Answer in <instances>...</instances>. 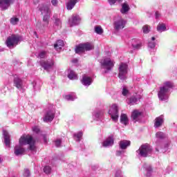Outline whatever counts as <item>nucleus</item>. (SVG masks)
<instances>
[{
	"mask_svg": "<svg viewBox=\"0 0 177 177\" xmlns=\"http://www.w3.org/2000/svg\"><path fill=\"white\" fill-rule=\"evenodd\" d=\"M64 99H66V100H75V99H77V96L75 95H65L64 96Z\"/></svg>",
	"mask_w": 177,
	"mask_h": 177,
	"instance_id": "4c0bfd02",
	"label": "nucleus"
},
{
	"mask_svg": "<svg viewBox=\"0 0 177 177\" xmlns=\"http://www.w3.org/2000/svg\"><path fill=\"white\" fill-rule=\"evenodd\" d=\"M10 21L12 26H16V24L19 23V18L12 17L10 19Z\"/></svg>",
	"mask_w": 177,
	"mask_h": 177,
	"instance_id": "ea45409f",
	"label": "nucleus"
},
{
	"mask_svg": "<svg viewBox=\"0 0 177 177\" xmlns=\"http://www.w3.org/2000/svg\"><path fill=\"white\" fill-rule=\"evenodd\" d=\"M2 162V158L0 157V164Z\"/></svg>",
	"mask_w": 177,
	"mask_h": 177,
	"instance_id": "5fc2aeb1",
	"label": "nucleus"
},
{
	"mask_svg": "<svg viewBox=\"0 0 177 177\" xmlns=\"http://www.w3.org/2000/svg\"><path fill=\"white\" fill-rule=\"evenodd\" d=\"M44 174H46V175H49V174L52 172V168H50L49 166H46L44 168Z\"/></svg>",
	"mask_w": 177,
	"mask_h": 177,
	"instance_id": "58836bf2",
	"label": "nucleus"
},
{
	"mask_svg": "<svg viewBox=\"0 0 177 177\" xmlns=\"http://www.w3.org/2000/svg\"><path fill=\"white\" fill-rule=\"evenodd\" d=\"M60 145H62V140L57 139V140H55V146L57 147H60Z\"/></svg>",
	"mask_w": 177,
	"mask_h": 177,
	"instance_id": "a18cd8bd",
	"label": "nucleus"
},
{
	"mask_svg": "<svg viewBox=\"0 0 177 177\" xmlns=\"http://www.w3.org/2000/svg\"><path fill=\"white\" fill-rule=\"evenodd\" d=\"M154 41H156V37H151V41L148 42V46L149 48H151V49H154V48H156V42H154Z\"/></svg>",
	"mask_w": 177,
	"mask_h": 177,
	"instance_id": "72a5a7b5",
	"label": "nucleus"
},
{
	"mask_svg": "<svg viewBox=\"0 0 177 177\" xmlns=\"http://www.w3.org/2000/svg\"><path fill=\"white\" fill-rule=\"evenodd\" d=\"M19 145H16L14 148V153L15 156H21L24 154L26 149L23 148L21 146H26V145H29L30 150H35V146L34 144L35 141L32 138V136L30 135H23L19 138Z\"/></svg>",
	"mask_w": 177,
	"mask_h": 177,
	"instance_id": "f257e3e1",
	"label": "nucleus"
},
{
	"mask_svg": "<svg viewBox=\"0 0 177 177\" xmlns=\"http://www.w3.org/2000/svg\"><path fill=\"white\" fill-rule=\"evenodd\" d=\"M164 116L163 115H161L157 118H156L154 120V127L155 128H160V127H162V124H164Z\"/></svg>",
	"mask_w": 177,
	"mask_h": 177,
	"instance_id": "a211bd4d",
	"label": "nucleus"
},
{
	"mask_svg": "<svg viewBox=\"0 0 177 177\" xmlns=\"http://www.w3.org/2000/svg\"><path fill=\"white\" fill-rule=\"evenodd\" d=\"M58 2L57 0H51V3L53 6H57Z\"/></svg>",
	"mask_w": 177,
	"mask_h": 177,
	"instance_id": "09e8293b",
	"label": "nucleus"
},
{
	"mask_svg": "<svg viewBox=\"0 0 177 177\" xmlns=\"http://www.w3.org/2000/svg\"><path fill=\"white\" fill-rule=\"evenodd\" d=\"M24 176H26V177H28L30 176V170L28 169H25V171L24 173Z\"/></svg>",
	"mask_w": 177,
	"mask_h": 177,
	"instance_id": "de8ad7c7",
	"label": "nucleus"
},
{
	"mask_svg": "<svg viewBox=\"0 0 177 177\" xmlns=\"http://www.w3.org/2000/svg\"><path fill=\"white\" fill-rule=\"evenodd\" d=\"M118 70V77L122 81H125V80H127V74H128V64L124 62L120 63Z\"/></svg>",
	"mask_w": 177,
	"mask_h": 177,
	"instance_id": "423d86ee",
	"label": "nucleus"
},
{
	"mask_svg": "<svg viewBox=\"0 0 177 177\" xmlns=\"http://www.w3.org/2000/svg\"><path fill=\"white\" fill-rule=\"evenodd\" d=\"M34 34H35V35H36V37H37V32H35Z\"/></svg>",
	"mask_w": 177,
	"mask_h": 177,
	"instance_id": "6e6d98bb",
	"label": "nucleus"
},
{
	"mask_svg": "<svg viewBox=\"0 0 177 177\" xmlns=\"http://www.w3.org/2000/svg\"><path fill=\"white\" fill-rule=\"evenodd\" d=\"M64 46V41H63V40H58L54 44V48L55 49H56V50H60L62 48H63Z\"/></svg>",
	"mask_w": 177,
	"mask_h": 177,
	"instance_id": "bb28decb",
	"label": "nucleus"
},
{
	"mask_svg": "<svg viewBox=\"0 0 177 177\" xmlns=\"http://www.w3.org/2000/svg\"><path fill=\"white\" fill-rule=\"evenodd\" d=\"M85 52V50L84 48V46L82 44H80L77 47L75 48V53H84Z\"/></svg>",
	"mask_w": 177,
	"mask_h": 177,
	"instance_id": "f704fd0d",
	"label": "nucleus"
},
{
	"mask_svg": "<svg viewBox=\"0 0 177 177\" xmlns=\"http://www.w3.org/2000/svg\"><path fill=\"white\" fill-rule=\"evenodd\" d=\"M101 68L104 70L105 74L107 73H110L111 71V68L114 67V62L111 61L110 58H104L100 61Z\"/></svg>",
	"mask_w": 177,
	"mask_h": 177,
	"instance_id": "20e7f679",
	"label": "nucleus"
},
{
	"mask_svg": "<svg viewBox=\"0 0 177 177\" xmlns=\"http://www.w3.org/2000/svg\"><path fill=\"white\" fill-rule=\"evenodd\" d=\"M32 130L35 133H38L39 132V127L35 126L32 128Z\"/></svg>",
	"mask_w": 177,
	"mask_h": 177,
	"instance_id": "c03bdc74",
	"label": "nucleus"
},
{
	"mask_svg": "<svg viewBox=\"0 0 177 177\" xmlns=\"http://www.w3.org/2000/svg\"><path fill=\"white\" fill-rule=\"evenodd\" d=\"M14 85L17 89H23V80L17 75L14 76Z\"/></svg>",
	"mask_w": 177,
	"mask_h": 177,
	"instance_id": "f3484780",
	"label": "nucleus"
},
{
	"mask_svg": "<svg viewBox=\"0 0 177 177\" xmlns=\"http://www.w3.org/2000/svg\"><path fill=\"white\" fill-rule=\"evenodd\" d=\"M129 146H131V141L129 140H123L119 142V147L122 150H126Z\"/></svg>",
	"mask_w": 177,
	"mask_h": 177,
	"instance_id": "4be33fe9",
	"label": "nucleus"
},
{
	"mask_svg": "<svg viewBox=\"0 0 177 177\" xmlns=\"http://www.w3.org/2000/svg\"><path fill=\"white\" fill-rule=\"evenodd\" d=\"M33 88L35 89V85H33Z\"/></svg>",
	"mask_w": 177,
	"mask_h": 177,
	"instance_id": "4d7b16f0",
	"label": "nucleus"
},
{
	"mask_svg": "<svg viewBox=\"0 0 177 177\" xmlns=\"http://www.w3.org/2000/svg\"><path fill=\"white\" fill-rule=\"evenodd\" d=\"M115 177H122V171H121L120 170L117 171L115 174Z\"/></svg>",
	"mask_w": 177,
	"mask_h": 177,
	"instance_id": "49530a36",
	"label": "nucleus"
},
{
	"mask_svg": "<svg viewBox=\"0 0 177 177\" xmlns=\"http://www.w3.org/2000/svg\"><path fill=\"white\" fill-rule=\"evenodd\" d=\"M82 45L84 50H92V49H93V44L91 43H84L82 44Z\"/></svg>",
	"mask_w": 177,
	"mask_h": 177,
	"instance_id": "2f4dec72",
	"label": "nucleus"
},
{
	"mask_svg": "<svg viewBox=\"0 0 177 177\" xmlns=\"http://www.w3.org/2000/svg\"><path fill=\"white\" fill-rule=\"evenodd\" d=\"M151 151H153V149L147 144L141 145L139 149L136 151L140 157H148L149 154H151Z\"/></svg>",
	"mask_w": 177,
	"mask_h": 177,
	"instance_id": "39448f33",
	"label": "nucleus"
},
{
	"mask_svg": "<svg viewBox=\"0 0 177 177\" xmlns=\"http://www.w3.org/2000/svg\"><path fill=\"white\" fill-rule=\"evenodd\" d=\"M142 31L144 34H149L150 32V28H149V26L145 25L142 27Z\"/></svg>",
	"mask_w": 177,
	"mask_h": 177,
	"instance_id": "79ce46f5",
	"label": "nucleus"
},
{
	"mask_svg": "<svg viewBox=\"0 0 177 177\" xmlns=\"http://www.w3.org/2000/svg\"><path fill=\"white\" fill-rule=\"evenodd\" d=\"M82 131H79L78 133L74 134V138L77 140V142H80L81 138H82Z\"/></svg>",
	"mask_w": 177,
	"mask_h": 177,
	"instance_id": "e433bc0d",
	"label": "nucleus"
},
{
	"mask_svg": "<svg viewBox=\"0 0 177 177\" xmlns=\"http://www.w3.org/2000/svg\"><path fill=\"white\" fill-rule=\"evenodd\" d=\"M40 10L41 12L42 15H44L43 17V21H44L46 26H48V24H49V17L50 15V10H49V7L48 6H43L40 8Z\"/></svg>",
	"mask_w": 177,
	"mask_h": 177,
	"instance_id": "6e6552de",
	"label": "nucleus"
},
{
	"mask_svg": "<svg viewBox=\"0 0 177 177\" xmlns=\"http://www.w3.org/2000/svg\"><path fill=\"white\" fill-rule=\"evenodd\" d=\"M77 62H78V59H77L73 60V63H77Z\"/></svg>",
	"mask_w": 177,
	"mask_h": 177,
	"instance_id": "864d4df0",
	"label": "nucleus"
},
{
	"mask_svg": "<svg viewBox=\"0 0 177 177\" xmlns=\"http://www.w3.org/2000/svg\"><path fill=\"white\" fill-rule=\"evenodd\" d=\"M126 24H127V21L121 18L120 19L115 21L113 24V27L116 31H120V30H122L123 28H125Z\"/></svg>",
	"mask_w": 177,
	"mask_h": 177,
	"instance_id": "9d476101",
	"label": "nucleus"
},
{
	"mask_svg": "<svg viewBox=\"0 0 177 177\" xmlns=\"http://www.w3.org/2000/svg\"><path fill=\"white\" fill-rule=\"evenodd\" d=\"M53 19L55 20V26H57V27H62V21L57 17V15H55Z\"/></svg>",
	"mask_w": 177,
	"mask_h": 177,
	"instance_id": "7c9ffc66",
	"label": "nucleus"
},
{
	"mask_svg": "<svg viewBox=\"0 0 177 177\" xmlns=\"http://www.w3.org/2000/svg\"><path fill=\"white\" fill-rule=\"evenodd\" d=\"M81 23V17L79 15H72L68 19V24L70 27H74V26H78Z\"/></svg>",
	"mask_w": 177,
	"mask_h": 177,
	"instance_id": "9b49d317",
	"label": "nucleus"
},
{
	"mask_svg": "<svg viewBox=\"0 0 177 177\" xmlns=\"http://www.w3.org/2000/svg\"><path fill=\"white\" fill-rule=\"evenodd\" d=\"M68 78H69V80H78L77 74H75V72L72 70L68 71Z\"/></svg>",
	"mask_w": 177,
	"mask_h": 177,
	"instance_id": "cd10ccee",
	"label": "nucleus"
},
{
	"mask_svg": "<svg viewBox=\"0 0 177 177\" xmlns=\"http://www.w3.org/2000/svg\"><path fill=\"white\" fill-rule=\"evenodd\" d=\"M54 118H55V111H48L45 113L44 117L43 118V120L44 122H52Z\"/></svg>",
	"mask_w": 177,
	"mask_h": 177,
	"instance_id": "dca6fc26",
	"label": "nucleus"
},
{
	"mask_svg": "<svg viewBox=\"0 0 177 177\" xmlns=\"http://www.w3.org/2000/svg\"><path fill=\"white\" fill-rule=\"evenodd\" d=\"M117 2L121 3V2H122V0H108V3H109L111 6H113V5H115Z\"/></svg>",
	"mask_w": 177,
	"mask_h": 177,
	"instance_id": "a19ab883",
	"label": "nucleus"
},
{
	"mask_svg": "<svg viewBox=\"0 0 177 177\" xmlns=\"http://www.w3.org/2000/svg\"><path fill=\"white\" fill-rule=\"evenodd\" d=\"M172 88H174V84L172 82H165L163 86L160 87V90L158 92L159 100H161L162 102L168 100V98L169 97V92Z\"/></svg>",
	"mask_w": 177,
	"mask_h": 177,
	"instance_id": "f03ea898",
	"label": "nucleus"
},
{
	"mask_svg": "<svg viewBox=\"0 0 177 177\" xmlns=\"http://www.w3.org/2000/svg\"><path fill=\"white\" fill-rule=\"evenodd\" d=\"M15 3V0H0V8L2 10L9 9L10 5Z\"/></svg>",
	"mask_w": 177,
	"mask_h": 177,
	"instance_id": "ddd939ff",
	"label": "nucleus"
},
{
	"mask_svg": "<svg viewBox=\"0 0 177 177\" xmlns=\"http://www.w3.org/2000/svg\"><path fill=\"white\" fill-rule=\"evenodd\" d=\"M144 168H145V169L147 171V176H151V171H153V169H151V166H150L147 164H145Z\"/></svg>",
	"mask_w": 177,
	"mask_h": 177,
	"instance_id": "473e14b6",
	"label": "nucleus"
},
{
	"mask_svg": "<svg viewBox=\"0 0 177 177\" xmlns=\"http://www.w3.org/2000/svg\"><path fill=\"white\" fill-rule=\"evenodd\" d=\"M120 122L121 124H123L124 125H128V116H127L126 114H122L120 115Z\"/></svg>",
	"mask_w": 177,
	"mask_h": 177,
	"instance_id": "c85d7f7f",
	"label": "nucleus"
},
{
	"mask_svg": "<svg viewBox=\"0 0 177 177\" xmlns=\"http://www.w3.org/2000/svg\"><path fill=\"white\" fill-rule=\"evenodd\" d=\"M122 153H124V151H117L116 152L117 156H121Z\"/></svg>",
	"mask_w": 177,
	"mask_h": 177,
	"instance_id": "3c124183",
	"label": "nucleus"
},
{
	"mask_svg": "<svg viewBox=\"0 0 177 177\" xmlns=\"http://www.w3.org/2000/svg\"><path fill=\"white\" fill-rule=\"evenodd\" d=\"M156 138L157 139L156 142V150L157 151H160V149H164L163 151H167V149L169 147V142H167L166 144H165L164 147H162L161 145H162V142H161V140H164V139H167V138H168V136L165 134V133L164 132L158 131L156 133Z\"/></svg>",
	"mask_w": 177,
	"mask_h": 177,
	"instance_id": "7ed1b4c3",
	"label": "nucleus"
},
{
	"mask_svg": "<svg viewBox=\"0 0 177 177\" xmlns=\"http://www.w3.org/2000/svg\"><path fill=\"white\" fill-rule=\"evenodd\" d=\"M131 10V7L127 2H124L122 4V8L120 9V12L122 15H127V13Z\"/></svg>",
	"mask_w": 177,
	"mask_h": 177,
	"instance_id": "412c9836",
	"label": "nucleus"
},
{
	"mask_svg": "<svg viewBox=\"0 0 177 177\" xmlns=\"http://www.w3.org/2000/svg\"><path fill=\"white\" fill-rule=\"evenodd\" d=\"M77 2H80V0H69L66 3V9L68 10H71Z\"/></svg>",
	"mask_w": 177,
	"mask_h": 177,
	"instance_id": "393cba45",
	"label": "nucleus"
},
{
	"mask_svg": "<svg viewBox=\"0 0 177 177\" xmlns=\"http://www.w3.org/2000/svg\"><path fill=\"white\" fill-rule=\"evenodd\" d=\"M39 57H40V59H44V57H45V52L44 51L41 52L39 54Z\"/></svg>",
	"mask_w": 177,
	"mask_h": 177,
	"instance_id": "8fccbe9b",
	"label": "nucleus"
},
{
	"mask_svg": "<svg viewBox=\"0 0 177 177\" xmlns=\"http://www.w3.org/2000/svg\"><path fill=\"white\" fill-rule=\"evenodd\" d=\"M140 99H142V95H137V97L132 96L129 99L127 103L128 104L133 106V104H136V103H138V100H140Z\"/></svg>",
	"mask_w": 177,
	"mask_h": 177,
	"instance_id": "5701e85b",
	"label": "nucleus"
},
{
	"mask_svg": "<svg viewBox=\"0 0 177 177\" xmlns=\"http://www.w3.org/2000/svg\"><path fill=\"white\" fill-rule=\"evenodd\" d=\"M95 32H96V34H99V35H102V34H103V28H102V26H95Z\"/></svg>",
	"mask_w": 177,
	"mask_h": 177,
	"instance_id": "c9c22d12",
	"label": "nucleus"
},
{
	"mask_svg": "<svg viewBox=\"0 0 177 177\" xmlns=\"http://www.w3.org/2000/svg\"><path fill=\"white\" fill-rule=\"evenodd\" d=\"M3 135L6 147H10V135H9V133L6 130H3Z\"/></svg>",
	"mask_w": 177,
	"mask_h": 177,
	"instance_id": "aec40b11",
	"label": "nucleus"
},
{
	"mask_svg": "<svg viewBox=\"0 0 177 177\" xmlns=\"http://www.w3.org/2000/svg\"><path fill=\"white\" fill-rule=\"evenodd\" d=\"M92 77L86 76V75H83L81 82L84 86H89L92 84Z\"/></svg>",
	"mask_w": 177,
	"mask_h": 177,
	"instance_id": "6ab92c4d",
	"label": "nucleus"
},
{
	"mask_svg": "<svg viewBox=\"0 0 177 177\" xmlns=\"http://www.w3.org/2000/svg\"><path fill=\"white\" fill-rule=\"evenodd\" d=\"M103 114H104L103 111H101V110L95 111L93 113V117L94 120H100Z\"/></svg>",
	"mask_w": 177,
	"mask_h": 177,
	"instance_id": "a878e982",
	"label": "nucleus"
},
{
	"mask_svg": "<svg viewBox=\"0 0 177 177\" xmlns=\"http://www.w3.org/2000/svg\"><path fill=\"white\" fill-rule=\"evenodd\" d=\"M128 93H129V91H128L127 89V87H125V86H122V94L123 95V96H127V95H128Z\"/></svg>",
	"mask_w": 177,
	"mask_h": 177,
	"instance_id": "37998d69",
	"label": "nucleus"
},
{
	"mask_svg": "<svg viewBox=\"0 0 177 177\" xmlns=\"http://www.w3.org/2000/svg\"><path fill=\"white\" fill-rule=\"evenodd\" d=\"M160 16H161V15H160L158 12H156L155 13V17H156V19H158Z\"/></svg>",
	"mask_w": 177,
	"mask_h": 177,
	"instance_id": "603ef678",
	"label": "nucleus"
},
{
	"mask_svg": "<svg viewBox=\"0 0 177 177\" xmlns=\"http://www.w3.org/2000/svg\"><path fill=\"white\" fill-rule=\"evenodd\" d=\"M130 45L134 50H139L142 48V40L136 38L132 39Z\"/></svg>",
	"mask_w": 177,
	"mask_h": 177,
	"instance_id": "4468645a",
	"label": "nucleus"
},
{
	"mask_svg": "<svg viewBox=\"0 0 177 177\" xmlns=\"http://www.w3.org/2000/svg\"><path fill=\"white\" fill-rule=\"evenodd\" d=\"M19 41H20V36L12 35L7 38L6 44L8 48H14V46H16L19 44Z\"/></svg>",
	"mask_w": 177,
	"mask_h": 177,
	"instance_id": "0eeeda50",
	"label": "nucleus"
},
{
	"mask_svg": "<svg viewBox=\"0 0 177 177\" xmlns=\"http://www.w3.org/2000/svg\"><path fill=\"white\" fill-rule=\"evenodd\" d=\"M53 64H55V62L52 59H49L47 61L42 60L40 62V65L46 71H49L52 67H53Z\"/></svg>",
	"mask_w": 177,
	"mask_h": 177,
	"instance_id": "f8f14e48",
	"label": "nucleus"
},
{
	"mask_svg": "<svg viewBox=\"0 0 177 177\" xmlns=\"http://www.w3.org/2000/svg\"><path fill=\"white\" fill-rule=\"evenodd\" d=\"M109 114H110L113 121L117 122L118 121V106L117 104H113L111 106Z\"/></svg>",
	"mask_w": 177,
	"mask_h": 177,
	"instance_id": "1a4fd4ad",
	"label": "nucleus"
},
{
	"mask_svg": "<svg viewBox=\"0 0 177 177\" xmlns=\"http://www.w3.org/2000/svg\"><path fill=\"white\" fill-rule=\"evenodd\" d=\"M157 31H158V32L167 31V26H165V24H159L157 26Z\"/></svg>",
	"mask_w": 177,
	"mask_h": 177,
	"instance_id": "c756f323",
	"label": "nucleus"
},
{
	"mask_svg": "<svg viewBox=\"0 0 177 177\" xmlns=\"http://www.w3.org/2000/svg\"><path fill=\"white\" fill-rule=\"evenodd\" d=\"M114 145V139L113 137H109L106 140L102 142V147H110Z\"/></svg>",
	"mask_w": 177,
	"mask_h": 177,
	"instance_id": "b1692460",
	"label": "nucleus"
},
{
	"mask_svg": "<svg viewBox=\"0 0 177 177\" xmlns=\"http://www.w3.org/2000/svg\"><path fill=\"white\" fill-rule=\"evenodd\" d=\"M142 117H143V113L139 110H134L131 113V120L133 122L140 121Z\"/></svg>",
	"mask_w": 177,
	"mask_h": 177,
	"instance_id": "2eb2a0df",
	"label": "nucleus"
}]
</instances>
